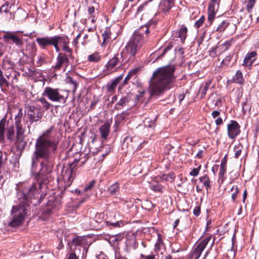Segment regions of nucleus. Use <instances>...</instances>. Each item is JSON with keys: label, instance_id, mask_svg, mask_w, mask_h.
Segmentation results:
<instances>
[{"label": "nucleus", "instance_id": "obj_7", "mask_svg": "<svg viewBox=\"0 0 259 259\" xmlns=\"http://www.w3.org/2000/svg\"><path fill=\"white\" fill-rule=\"evenodd\" d=\"M22 115V109H20L18 114L15 117V125L16 128V142L18 144L24 143L25 138V130L21 124Z\"/></svg>", "mask_w": 259, "mask_h": 259}, {"label": "nucleus", "instance_id": "obj_5", "mask_svg": "<svg viewBox=\"0 0 259 259\" xmlns=\"http://www.w3.org/2000/svg\"><path fill=\"white\" fill-rule=\"evenodd\" d=\"M78 161L75 160L71 163L64 165L61 175L58 178V180L61 181L64 183V187H68L72 184L75 177V168Z\"/></svg>", "mask_w": 259, "mask_h": 259}, {"label": "nucleus", "instance_id": "obj_47", "mask_svg": "<svg viewBox=\"0 0 259 259\" xmlns=\"http://www.w3.org/2000/svg\"><path fill=\"white\" fill-rule=\"evenodd\" d=\"M173 45L172 42L168 43L166 47L163 49L162 53L159 56V57L161 58L164 56L168 51H170Z\"/></svg>", "mask_w": 259, "mask_h": 259}, {"label": "nucleus", "instance_id": "obj_60", "mask_svg": "<svg viewBox=\"0 0 259 259\" xmlns=\"http://www.w3.org/2000/svg\"><path fill=\"white\" fill-rule=\"evenodd\" d=\"M110 225H111L114 227H120L121 226H123V223L122 221H117L114 223L110 224Z\"/></svg>", "mask_w": 259, "mask_h": 259}, {"label": "nucleus", "instance_id": "obj_45", "mask_svg": "<svg viewBox=\"0 0 259 259\" xmlns=\"http://www.w3.org/2000/svg\"><path fill=\"white\" fill-rule=\"evenodd\" d=\"M227 167L220 166V169L219 173V178L222 181L225 179L224 175L226 172Z\"/></svg>", "mask_w": 259, "mask_h": 259}, {"label": "nucleus", "instance_id": "obj_3", "mask_svg": "<svg viewBox=\"0 0 259 259\" xmlns=\"http://www.w3.org/2000/svg\"><path fill=\"white\" fill-rule=\"evenodd\" d=\"M149 32L148 24L142 26L134 32L121 53V57L125 62L133 63L134 61L138 51L146 42Z\"/></svg>", "mask_w": 259, "mask_h": 259}, {"label": "nucleus", "instance_id": "obj_1", "mask_svg": "<svg viewBox=\"0 0 259 259\" xmlns=\"http://www.w3.org/2000/svg\"><path fill=\"white\" fill-rule=\"evenodd\" d=\"M34 151L31 158V174L35 178L31 183L25 182L18 186L19 189L16 194L15 205L11 211L9 225L13 228L21 226L27 215L32 198L38 195L37 186L46 184L51 178L54 167L52 156L55 152L45 153Z\"/></svg>", "mask_w": 259, "mask_h": 259}, {"label": "nucleus", "instance_id": "obj_6", "mask_svg": "<svg viewBox=\"0 0 259 259\" xmlns=\"http://www.w3.org/2000/svg\"><path fill=\"white\" fill-rule=\"evenodd\" d=\"M42 95L43 97H47L50 101L54 102L65 103L67 98V96L65 97L59 93L58 89L49 87L45 88Z\"/></svg>", "mask_w": 259, "mask_h": 259}, {"label": "nucleus", "instance_id": "obj_22", "mask_svg": "<svg viewBox=\"0 0 259 259\" xmlns=\"http://www.w3.org/2000/svg\"><path fill=\"white\" fill-rule=\"evenodd\" d=\"M7 121L6 118H3L0 120V142H3L5 140V132Z\"/></svg>", "mask_w": 259, "mask_h": 259}, {"label": "nucleus", "instance_id": "obj_48", "mask_svg": "<svg viewBox=\"0 0 259 259\" xmlns=\"http://www.w3.org/2000/svg\"><path fill=\"white\" fill-rule=\"evenodd\" d=\"M204 20L205 17L204 16H202L200 18L195 22L194 26L197 28H199L203 24Z\"/></svg>", "mask_w": 259, "mask_h": 259}, {"label": "nucleus", "instance_id": "obj_16", "mask_svg": "<svg viewBox=\"0 0 259 259\" xmlns=\"http://www.w3.org/2000/svg\"><path fill=\"white\" fill-rule=\"evenodd\" d=\"M120 62V58H118V55L114 56L105 65L106 70L111 71L115 66H116Z\"/></svg>", "mask_w": 259, "mask_h": 259}, {"label": "nucleus", "instance_id": "obj_37", "mask_svg": "<svg viewBox=\"0 0 259 259\" xmlns=\"http://www.w3.org/2000/svg\"><path fill=\"white\" fill-rule=\"evenodd\" d=\"M8 86L9 82L5 78L3 72L2 70L0 69V86L3 90V87L4 85Z\"/></svg>", "mask_w": 259, "mask_h": 259}, {"label": "nucleus", "instance_id": "obj_36", "mask_svg": "<svg viewBox=\"0 0 259 259\" xmlns=\"http://www.w3.org/2000/svg\"><path fill=\"white\" fill-rule=\"evenodd\" d=\"M229 26V23L228 22H227V21H223L218 26L216 31L222 32L224 31L225 29Z\"/></svg>", "mask_w": 259, "mask_h": 259}, {"label": "nucleus", "instance_id": "obj_56", "mask_svg": "<svg viewBox=\"0 0 259 259\" xmlns=\"http://www.w3.org/2000/svg\"><path fill=\"white\" fill-rule=\"evenodd\" d=\"M200 213V207L199 206H196L193 209V214L198 217Z\"/></svg>", "mask_w": 259, "mask_h": 259}, {"label": "nucleus", "instance_id": "obj_57", "mask_svg": "<svg viewBox=\"0 0 259 259\" xmlns=\"http://www.w3.org/2000/svg\"><path fill=\"white\" fill-rule=\"evenodd\" d=\"M95 7H94V6H90V7H89V8H88V13L90 15H92V17H94V16L93 15V14H94L95 11Z\"/></svg>", "mask_w": 259, "mask_h": 259}, {"label": "nucleus", "instance_id": "obj_9", "mask_svg": "<svg viewBox=\"0 0 259 259\" xmlns=\"http://www.w3.org/2000/svg\"><path fill=\"white\" fill-rule=\"evenodd\" d=\"M4 41L7 44H14L17 47L22 46L23 42L22 39L15 32H6L3 36Z\"/></svg>", "mask_w": 259, "mask_h": 259}, {"label": "nucleus", "instance_id": "obj_43", "mask_svg": "<svg viewBox=\"0 0 259 259\" xmlns=\"http://www.w3.org/2000/svg\"><path fill=\"white\" fill-rule=\"evenodd\" d=\"M210 83L211 82L210 81H208L205 83L204 87H203V88L202 89V90L201 91V98H203L204 97L208 88H209Z\"/></svg>", "mask_w": 259, "mask_h": 259}, {"label": "nucleus", "instance_id": "obj_62", "mask_svg": "<svg viewBox=\"0 0 259 259\" xmlns=\"http://www.w3.org/2000/svg\"><path fill=\"white\" fill-rule=\"evenodd\" d=\"M201 253L194 250L193 255L194 256L195 259H198L201 256Z\"/></svg>", "mask_w": 259, "mask_h": 259}, {"label": "nucleus", "instance_id": "obj_33", "mask_svg": "<svg viewBox=\"0 0 259 259\" xmlns=\"http://www.w3.org/2000/svg\"><path fill=\"white\" fill-rule=\"evenodd\" d=\"M38 101L42 104V107L46 110H49L53 106V105L49 102L43 96L39 99Z\"/></svg>", "mask_w": 259, "mask_h": 259}, {"label": "nucleus", "instance_id": "obj_54", "mask_svg": "<svg viewBox=\"0 0 259 259\" xmlns=\"http://www.w3.org/2000/svg\"><path fill=\"white\" fill-rule=\"evenodd\" d=\"M141 257L144 259H157L156 258V255L153 254H150L149 255H144L143 254H141Z\"/></svg>", "mask_w": 259, "mask_h": 259}, {"label": "nucleus", "instance_id": "obj_35", "mask_svg": "<svg viewBox=\"0 0 259 259\" xmlns=\"http://www.w3.org/2000/svg\"><path fill=\"white\" fill-rule=\"evenodd\" d=\"M243 146L241 144H238L235 145L234 147V151L235 152V157L238 158L242 153Z\"/></svg>", "mask_w": 259, "mask_h": 259}, {"label": "nucleus", "instance_id": "obj_58", "mask_svg": "<svg viewBox=\"0 0 259 259\" xmlns=\"http://www.w3.org/2000/svg\"><path fill=\"white\" fill-rule=\"evenodd\" d=\"M110 34L108 30H106L102 34V36L103 37L104 40H105L107 39H108L110 37Z\"/></svg>", "mask_w": 259, "mask_h": 259}, {"label": "nucleus", "instance_id": "obj_59", "mask_svg": "<svg viewBox=\"0 0 259 259\" xmlns=\"http://www.w3.org/2000/svg\"><path fill=\"white\" fill-rule=\"evenodd\" d=\"M227 156H225L221 160L220 166L227 167Z\"/></svg>", "mask_w": 259, "mask_h": 259}, {"label": "nucleus", "instance_id": "obj_41", "mask_svg": "<svg viewBox=\"0 0 259 259\" xmlns=\"http://www.w3.org/2000/svg\"><path fill=\"white\" fill-rule=\"evenodd\" d=\"M162 239L161 235L160 234H158L157 240L155 244V250H159L160 249L161 246L162 244Z\"/></svg>", "mask_w": 259, "mask_h": 259}, {"label": "nucleus", "instance_id": "obj_27", "mask_svg": "<svg viewBox=\"0 0 259 259\" xmlns=\"http://www.w3.org/2000/svg\"><path fill=\"white\" fill-rule=\"evenodd\" d=\"M160 179L165 181L172 182L175 178V175L174 172H170L168 174H162L158 176Z\"/></svg>", "mask_w": 259, "mask_h": 259}, {"label": "nucleus", "instance_id": "obj_2", "mask_svg": "<svg viewBox=\"0 0 259 259\" xmlns=\"http://www.w3.org/2000/svg\"><path fill=\"white\" fill-rule=\"evenodd\" d=\"M175 70L174 66L167 65L158 68L153 72L148 88L150 98H157L175 87Z\"/></svg>", "mask_w": 259, "mask_h": 259}, {"label": "nucleus", "instance_id": "obj_38", "mask_svg": "<svg viewBox=\"0 0 259 259\" xmlns=\"http://www.w3.org/2000/svg\"><path fill=\"white\" fill-rule=\"evenodd\" d=\"M231 191L233 192V193L232 194V199L233 201H235L237 197V194L239 192V188L237 187V186H233L231 190Z\"/></svg>", "mask_w": 259, "mask_h": 259}, {"label": "nucleus", "instance_id": "obj_18", "mask_svg": "<svg viewBox=\"0 0 259 259\" xmlns=\"http://www.w3.org/2000/svg\"><path fill=\"white\" fill-rule=\"evenodd\" d=\"M110 124L108 122H106L102 126H101L99 131L101 137L104 139H106L110 132Z\"/></svg>", "mask_w": 259, "mask_h": 259}, {"label": "nucleus", "instance_id": "obj_40", "mask_svg": "<svg viewBox=\"0 0 259 259\" xmlns=\"http://www.w3.org/2000/svg\"><path fill=\"white\" fill-rule=\"evenodd\" d=\"M122 236L121 235H117L110 238L109 242L110 244L112 243V245H114L116 242L118 243L119 241L122 239Z\"/></svg>", "mask_w": 259, "mask_h": 259}, {"label": "nucleus", "instance_id": "obj_11", "mask_svg": "<svg viewBox=\"0 0 259 259\" xmlns=\"http://www.w3.org/2000/svg\"><path fill=\"white\" fill-rule=\"evenodd\" d=\"M220 0H210L208 5V21L211 23L215 18V14L218 11L219 2Z\"/></svg>", "mask_w": 259, "mask_h": 259}, {"label": "nucleus", "instance_id": "obj_26", "mask_svg": "<svg viewBox=\"0 0 259 259\" xmlns=\"http://www.w3.org/2000/svg\"><path fill=\"white\" fill-rule=\"evenodd\" d=\"M121 79L120 77H118L116 78L115 79H114L113 81H112L111 82L109 83L107 87L108 88V91L109 92H112L114 91L115 88L117 85L118 83H119L120 80Z\"/></svg>", "mask_w": 259, "mask_h": 259}, {"label": "nucleus", "instance_id": "obj_49", "mask_svg": "<svg viewBox=\"0 0 259 259\" xmlns=\"http://www.w3.org/2000/svg\"><path fill=\"white\" fill-rule=\"evenodd\" d=\"M201 165H199L197 168H194L190 172V175L194 177L197 176L199 173Z\"/></svg>", "mask_w": 259, "mask_h": 259}, {"label": "nucleus", "instance_id": "obj_52", "mask_svg": "<svg viewBox=\"0 0 259 259\" xmlns=\"http://www.w3.org/2000/svg\"><path fill=\"white\" fill-rule=\"evenodd\" d=\"M255 3V0H249L247 2V9L248 11L251 10L254 6Z\"/></svg>", "mask_w": 259, "mask_h": 259}, {"label": "nucleus", "instance_id": "obj_14", "mask_svg": "<svg viewBox=\"0 0 259 259\" xmlns=\"http://www.w3.org/2000/svg\"><path fill=\"white\" fill-rule=\"evenodd\" d=\"M174 5V0H162L159 5L160 12L167 14Z\"/></svg>", "mask_w": 259, "mask_h": 259}, {"label": "nucleus", "instance_id": "obj_63", "mask_svg": "<svg viewBox=\"0 0 259 259\" xmlns=\"http://www.w3.org/2000/svg\"><path fill=\"white\" fill-rule=\"evenodd\" d=\"M67 259H78L75 252L71 253Z\"/></svg>", "mask_w": 259, "mask_h": 259}, {"label": "nucleus", "instance_id": "obj_21", "mask_svg": "<svg viewBox=\"0 0 259 259\" xmlns=\"http://www.w3.org/2000/svg\"><path fill=\"white\" fill-rule=\"evenodd\" d=\"M200 182L203 184V185L205 187L206 190L208 191L211 189V183L209 176L207 175H205L199 178Z\"/></svg>", "mask_w": 259, "mask_h": 259}, {"label": "nucleus", "instance_id": "obj_8", "mask_svg": "<svg viewBox=\"0 0 259 259\" xmlns=\"http://www.w3.org/2000/svg\"><path fill=\"white\" fill-rule=\"evenodd\" d=\"M25 111L26 117L31 124L40 120L43 115L41 109L34 106H27Z\"/></svg>", "mask_w": 259, "mask_h": 259}, {"label": "nucleus", "instance_id": "obj_13", "mask_svg": "<svg viewBox=\"0 0 259 259\" xmlns=\"http://www.w3.org/2000/svg\"><path fill=\"white\" fill-rule=\"evenodd\" d=\"M55 41V35L53 36H45L37 37L36 41L42 49H47L49 46H52Z\"/></svg>", "mask_w": 259, "mask_h": 259}, {"label": "nucleus", "instance_id": "obj_23", "mask_svg": "<svg viewBox=\"0 0 259 259\" xmlns=\"http://www.w3.org/2000/svg\"><path fill=\"white\" fill-rule=\"evenodd\" d=\"M188 32L187 28L184 25H182L179 30H178V37L181 38L182 42L183 43L185 41V40L187 37V34Z\"/></svg>", "mask_w": 259, "mask_h": 259}, {"label": "nucleus", "instance_id": "obj_30", "mask_svg": "<svg viewBox=\"0 0 259 259\" xmlns=\"http://www.w3.org/2000/svg\"><path fill=\"white\" fill-rule=\"evenodd\" d=\"M66 82L67 83H69L72 85V92L74 94L76 92L77 87L78 86L77 82L74 80L73 78L70 76H67L66 78Z\"/></svg>", "mask_w": 259, "mask_h": 259}, {"label": "nucleus", "instance_id": "obj_28", "mask_svg": "<svg viewBox=\"0 0 259 259\" xmlns=\"http://www.w3.org/2000/svg\"><path fill=\"white\" fill-rule=\"evenodd\" d=\"M131 96L130 94L126 95L125 96L123 97L122 98L120 99L117 104H116V106H124L126 103L130 102L131 100Z\"/></svg>", "mask_w": 259, "mask_h": 259}, {"label": "nucleus", "instance_id": "obj_19", "mask_svg": "<svg viewBox=\"0 0 259 259\" xmlns=\"http://www.w3.org/2000/svg\"><path fill=\"white\" fill-rule=\"evenodd\" d=\"M55 41L62 48L69 45V39L67 36L55 35Z\"/></svg>", "mask_w": 259, "mask_h": 259}, {"label": "nucleus", "instance_id": "obj_17", "mask_svg": "<svg viewBox=\"0 0 259 259\" xmlns=\"http://www.w3.org/2000/svg\"><path fill=\"white\" fill-rule=\"evenodd\" d=\"M256 55V53L254 51L246 54L244 57L243 65L245 66H250L254 61Z\"/></svg>", "mask_w": 259, "mask_h": 259}, {"label": "nucleus", "instance_id": "obj_4", "mask_svg": "<svg viewBox=\"0 0 259 259\" xmlns=\"http://www.w3.org/2000/svg\"><path fill=\"white\" fill-rule=\"evenodd\" d=\"M54 126H51L36 140L35 150L45 153L48 152H56L59 141L55 138V132Z\"/></svg>", "mask_w": 259, "mask_h": 259}, {"label": "nucleus", "instance_id": "obj_42", "mask_svg": "<svg viewBox=\"0 0 259 259\" xmlns=\"http://www.w3.org/2000/svg\"><path fill=\"white\" fill-rule=\"evenodd\" d=\"M137 71V69H133V70H130L128 74H127V75L126 76L125 78H124V84H126L127 83V81L130 80V79L131 78V77L134 75H135L136 72Z\"/></svg>", "mask_w": 259, "mask_h": 259}, {"label": "nucleus", "instance_id": "obj_10", "mask_svg": "<svg viewBox=\"0 0 259 259\" xmlns=\"http://www.w3.org/2000/svg\"><path fill=\"white\" fill-rule=\"evenodd\" d=\"M69 56L66 53H60L57 57V62L53 67L55 71L59 70L62 67H67L69 64Z\"/></svg>", "mask_w": 259, "mask_h": 259}, {"label": "nucleus", "instance_id": "obj_15", "mask_svg": "<svg viewBox=\"0 0 259 259\" xmlns=\"http://www.w3.org/2000/svg\"><path fill=\"white\" fill-rule=\"evenodd\" d=\"M125 245L127 250L137 248L138 244L136 242V237L134 234L128 235L126 236Z\"/></svg>", "mask_w": 259, "mask_h": 259}, {"label": "nucleus", "instance_id": "obj_61", "mask_svg": "<svg viewBox=\"0 0 259 259\" xmlns=\"http://www.w3.org/2000/svg\"><path fill=\"white\" fill-rule=\"evenodd\" d=\"M27 74L29 76H33L36 74V71L35 70L28 69V71L27 72Z\"/></svg>", "mask_w": 259, "mask_h": 259}, {"label": "nucleus", "instance_id": "obj_51", "mask_svg": "<svg viewBox=\"0 0 259 259\" xmlns=\"http://www.w3.org/2000/svg\"><path fill=\"white\" fill-rule=\"evenodd\" d=\"M10 8H9V4L6 3L3 6H2L0 8V13L5 12L8 13L9 11Z\"/></svg>", "mask_w": 259, "mask_h": 259}, {"label": "nucleus", "instance_id": "obj_55", "mask_svg": "<svg viewBox=\"0 0 259 259\" xmlns=\"http://www.w3.org/2000/svg\"><path fill=\"white\" fill-rule=\"evenodd\" d=\"M115 259H128L125 256H122L120 254L117 250H115Z\"/></svg>", "mask_w": 259, "mask_h": 259}, {"label": "nucleus", "instance_id": "obj_25", "mask_svg": "<svg viewBox=\"0 0 259 259\" xmlns=\"http://www.w3.org/2000/svg\"><path fill=\"white\" fill-rule=\"evenodd\" d=\"M232 81L239 84H243L244 79L243 77L242 73L240 70L237 71L235 75L233 76Z\"/></svg>", "mask_w": 259, "mask_h": 259}, {"label": "nucleus", "instance_id": "obj_64", "mask_svg": "<svg viewBox=\"0 0 259 259\" xmlns=\"http://www.w3.org/2000/svg\"><path fill=\"white\" fill-rule=\"evenodd\" d=\"M55 42L53 44L52 46H53L55 49V50L57 52H59L60 51V48L59 47V45L58 44V43L55 41Z\"/></svg>", "mask_w": 259, "mask_h": 259}, {"label": "nucleus", "instance_id": "obj_44", "mask_svg": "<svg viewBox=\"0 0 259 259\" xmlns=\"http://www.w3.org/2000/svg\"><path fill=\"white\" fill-rule=\"evenodd\" d=\"M62 50L65 52L67 55L69 56V58H71L72 56V50L71 48L69 47V45H66L65 47L62 48Z\"/></svg>", "mask_w": 259, "mask_h": 259}, {"label": "nucleus", "instance_id": "obj_46", "mask_svg": "<svg viewBox=\"0 0 259 259\" xmlns=\"http://www.w3.org/2000/svg\"><path fill=\"white\" fill-rule=\"evenodd\" d=\"M151 189L155 191L162 192L163 187L158 184H155L154 183L151 184L150 186Z\"/></svg>", "mask_w": 259, "mask_h": 259}, {"label": "nucleus", "instance_id": "obj_12", "mask_svg": "<svg viewBox=\"0 0 259 259\" xmlns=\"http://www.w3.org/2000/svg\"><path fill=\"white\" fill-rule=\"evenodd\" d=\"M240 126L235 120H231L227 126L228 134L230 139H235L240 133Z\"/></svg>", "mask_w": 259, "mask_h": 259}, {"label": "nucleus", "instance_id": "obj_39", "mask_svg": "<svg viewBox=\"0 0 259 259\" xmlns=\"http://www.w3.org/2000/svg\"><path fill=\"white\" fill-rule=\"evenodd\" d=\"M155 122V118L153 120H151L149 118H146L144 120V124L145 126L152 127L154 126Z\"/></svg>", "mask_w": 259, "mask_h": 259}, {"label": "nucleus", "instance_id": "obj_31", "mask_svg": "<svg viewBox=\"0 0 259 259\" xmlns=\"http://www.w3.org/2000/svg\"><path fill=\"white\" fill-rule=\"evenodd\" d=\"M88 60L90 62H98L101 60V56L99 53L95 52L88 56Z\"/></svg>", "mask_w": 259, "mask_h": 259}, {"label": "nucleus", "instance_id": "obj_24", "mask_svg": "<svg viewBox=\"0 0 259 259\" xmlns=\"http://www.w3.org/2000/svg\"><path fill=\"white\" fill-rule=\"evenodd\" d=\"M6 136L7 139L12 142L15 140V130L13 125L8 126L6 132Z\"/></svg>", "mask_w": 259, "mask_h": 259}, {"label": "nucleus", "instance_id": "obj_29", "mask_svg": "<svg viewBox=\"0 0 259 259\" xmlns=\"http://www.w3.org/2000/svg\"><path fill=\"white\" fill-rule=\"evenodd\" d=\"M119 190V185L118 183H116L109 187L108 192L111 195H116Z\"/></svg>", "mask_w": 259, "mask_h": 259}, {"label": "nucleus", "instance_id": "obj_34", "mask_svg": "<svg viewBox=\"0 0 259 259\" xmlns=\"http://www.w3.org/2000/svg\"><path fill=\"white\" fill-rule=\"evenodd\" d=\"M137 138L136 137H133L130 139L131 142L132 143L131 146L137 150H139L142 148L141 143L139 144V142H137Z\"/></svg>", "mask_w": 259, "mask_h": 259}, {"label": "nucleus", "instance_id": "obj_50", "mask_svg": "<svg viewBox=\"0 0 259 259\" xmlns=\"http://www.w3.org/2000/svg\"><path fill=\"white\" fill-rule=\"evenodd\" d=\"M96 182L95 180H93L92 181H91L88 185L87 186H85L84 188V192H86L88 190H91L93 187L94 186L95 184H96Z\"/></svg>", "mask_w": 259, "mask_h": 259}, {"label": "nucleus", "instance_id": "obj_32", "mask_svg": "<svg viewBox=\"0 0 259 259\" xmlns=\"http://www.w3.org/2000/svg\"><path fill=\"white\" fill-rule=\"evenodd\" d=\"M85 241V239L83 237L77 236L73 239L72 244L74 246H80L82 245Z\"/></svg>", "mask_w": 259, "mask_h": 259}, {"label": "nucleus", "instance_id": "obj_20", "mask_svg": "<svg viewBox=\"0 0 259 259\" xmlns=\"http://www.w3.org/2000/svg\"><path fill=\"white\" fill-rule=\"evenodd\" d=\"M211 238V236H208L202 240L197 246L195 250L202 253L204 248L206 247L208 242Z\"/></svg>", "mask_w": 259, "mask_h": 259}, {"label": "nucleus", "instance_id": "obj_53", "mask_svg": "<svg viewBox=\"0 0 259 259\" xmlns=\"http://www.w3.org/2000/svg\"><path fill=\"white\" fill-rule=\"evenodd\" d=\"M145 205L147 207L148 209H152L155 207V205L151 201L146 200Z\"/></svg>", "mask_w": 259, "mask_h": 259}]
</instances>
